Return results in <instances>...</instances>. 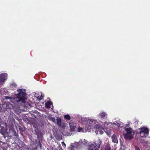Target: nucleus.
Returning a JSON list of instances; mask_svg holds the SVG:
<instances>
[{"mask_svg":"<svg viewBox=\"0 0 150 150\" xmlns=\"http://www.w3.org/2000/svg\"><path fill=\"white\" fill-rule=\"evenodd\" d=\"M90 121L92 122L91 126H94V127L98 128L100 134H103L102 130H104V128H107L114 126L120 132H122L124 131L122 129L124 126L123 123L119 120H115L113 123L108 122L107 121L103 122L100 120H91Z\"/></svg>","mask_w":150,"mask_h":150,"instance_id":"nucleus-1","label":"nucleus"},{"mask_svg":"<svg viewBox=\"0 0 150 150\" xmlns=\"http://www.w3.org/2000/svg\"><path fill=\"white\" fill-rule=\"evenodd\" d=\"M17 96L12 98L9 96H6V99H10V101L14 104H16L24 107L25 108H30L32 106V102L27 99L25 96L26 94L25 90L22 88L17 90Z\"/></svg>","mask_w":150,"mask_h":150,"instance_id":"nucleus-2","label":"nucleus"},{"mask_svg":"<svg viewBox=\"0 0 150 150\" xmlns=\"http://www.w3.org/2000/svg\"><path fill=\"white\" fill-rule=\"evenodd\" d=\"M82 123L84 126L82 128L80 126H79L78 128L77 131L79 132H84L89 131L91 128H94L97 130L95 131L96 134H100L99 129L98 128L94 127V126H91L92 122H90L91 120H96V119H90L89 118L83 117L81 118Z\"/></svg>","mask_w":150,"mask_h":150,"instance_id":"nucleus-3","label":"nucleus"},{"mask_svg":"<svg viewBox=\"0 0 150 150\" xmlns=\"http://www.w3.org/2000/svg\"><path fill=\"white\" fill-rule=\"evenodd\" d=\"M124 131L122 132L125 139L127 140H131L135 134V132L130 127L123 129Z\"/></svg>","mask_w":150,"mask_h":150,"instance_id":"nucleus-4","label":"nucleus"},{"mask_svg":"<svg viewBox=\"0 0 150 150\" xmlns=\"http://www.w3.org/2000/svg\"><path fill=\"white\" fill-rule=\"evenodd\" d=\"M87 141L84 139L80 140L79 142H75L74 144L71 143L69 147L68 150H73L74 148H77L79 147V145H86L87 144Z\"/></svg>","mask_w":150,"mask_h":150,"instance_id":"nucleus-5","label":"nucleus"},{"mask_svg":"<svg viewBox=\"0 0 150 150\" xmlns=\"http://www.w3.org/2000/svg\"><path fill=\"white\" fill-rule=\"evenodd\" d=\"M7 125L6 123L3 122L0 123V127H1V133L4 138L8 136V132L7 131Z\"/></svg>","mask_w":150,"mask_h":150,"instance_id":"nucleus-6","label":"nucleus"},{"mask_svg":"<svg viewBox=\"0 0 150 150\" xmlns=\"http://www.w3.org/2000/svg\"><path fill=\"white\" fill-rule=\"evenodd\" d=\"M140 131L139 134L140 136L142 137H146L149 134V129L145 127H142L139 129Z\"/></svg>","mask_w":150,"mask_h":150,"instance_id":"nucleus-7","label":"nucleus"},{"mask_svg":"<svg viewBox=\"0 0 150 150\" xmlns=\"http://www.w3.org/2000/svg\"><path fill=\"white\" fill-rule=\"evenodd\" d=\"M8 75L5 73L0 74V87L4 84V82L7 79Z\"/></svg>","mask_w":150,"mask_h":150,"instance_id":"nucleus-8","label":"nucleus"},{"mask_svg":"<svg viewBox=\"0 0 150 150\" xmlns=\"http://www.w3.org/2000/svg\"><path fill=\"white\" fill-rule=\"evenodd\" d=\"M107 116L108 115L107 113L103 111H101L97 115L99 118L102 120L107 119Z\"/></svg>","mask_w":150,"mask_h":150,"instance_id":"nucleus-9","label":"nucleus"},{"mask_svg":"<svg viewBox=\"0 0 150 150\" xmlns=\"http://www.w3.org/2000/svg\"><path fill=\"white\" fill-rule=\"evenodd\" d=\"M69 124L71 130L72 131L74 130L76 126V123L73 121H71Z\"/></svg>","mask_w":150,"mask_h":150,"instance_id":"nucleus-10","label":"nucleus"},{"mask_svg":"<svg viewBox=\"0 0 150 150\" xmlns=\"http://www.w3.org/2000/svg\"><path fill=\"white\" fill-rule=\"evenodd\" d=\"M94 143L98 148H99L101 143V142L99 138H97L95 140Z\"/></svg>","mask_w":150,"mask_h":150,"instance_id":"nucleus-11","label":"nucleus"},{"mask_svg":"<svg viewBox=\"0 0 150 150\" xmlns=\"http://www.w3.org/2000/svg\"><path fill=\"white\" fill-rule=\"evenodd\" d=\"M37 146L35 145V143L33 144H31L28 148V150H36Z\"/></svg>","mask_w":150,"mask_h":150,"instance_id":"nucleus-12","label":"nucleus"},{"mask_svg":"<svg viewBox=\"0 0 150 150\" xmlns=\"http://www.w3.org/2000/svg\"><path fill=\"white\" fill-rule=\"evenodd\" d=\"M117 135L115 134H113L111 137L112 141L113 142L116 143H118Z\"/></svg>","mask_w":150,"mask_h":150,"instance_id":"nucleus-13","label":"nucleus"},{"mask_svg":"<svg viewBox=\"0 0 150 150\" xmlns=\"http://www.w3.org/2000/svg\"><path fill=\"white\" fill-rule=\"evenodd\" d=\"M6 109H12L13 106L14 105L10 103H7L6 104Z\"/></svg>","mask_w":150,"mask_h":150,"instance_id":"nucleus-14","label":"nucleus"},{"mask_svg":"<svg viewBox=\"0 0 150 150\" xmlns=\"http://www.w3.org/2000/svg\"><path fill=\"white\" fill-rule=\"evenodd\" d=\"M89 150H98V149L96 148L94 144H91L89 145Z\"/></svg>","mask_w":150,"mask_h":150,"instance_id":"nucleus-15","label":"nucleus"},{"mask_svg":"<svg viewBox=\"0 0 150 150\" xmlns=\"http://www.w3.org/2000/svg\"><path fill=\"white\" fill-rule=\"evenodd\" d=\"M10 86L11 89H13L17 87V84L14 83H11L10 84Z\"/></svg>","mask_w":150,"mask_h":150,"instance_id":"nucleus-16","label":"nucleus"},{"mask_svg":"<svg viewBox=\"0 0 150 150\" xmlns=\"http://www.w3.org/2000/svg\"><path fill=\"white\" fill-rule=\"evenodd\" d=\"M45 107L47 108H51V106H52V103L50 102H47L45 103Z\"/></svg>","mask_w":150,"mask_h":150,"instance_id":"nucleus-17","label":"nucleus"},{"mask_svg":"<svg viewBox=\"0 0 150 150\" xmlns=\"http://www.w3.org/2000/svg\"><path fill=\"white\" fill-rule=\"evenodd\" d=\"M57 124L59 126H60L62 125L61 119L60 118H57Z\"/></svg>","mask_w":150,"mask_h":150,"instance_id":"nucleus-18","label":"nucleus"},{"mask_svg":"<svg viewBox=\"0 0 150 150\" xmlns=\"http://www.w3.org/2000/svg\"><path fill=\"white\" fill-rule=\"evenodd\" d=\"M42 141L41 140H39V142L37 144L36 143H35V145L37 146V147H39L40 149L42 147V144L41 143V142Z\"/></svg>","mask_w":150,"mask_h":150,"instance_id":"nucleus-19","label":"nucleus"},{"mask_svg":"<svg viewBox=\"0 0 150 150\" xmlns=\"http://www.w3.org/2000/svg\"><path fill=\"white\" fill-rule=\"evenodd\" d=\"M35 97H36L37 99L39 100H41V97H40V96H39V94L38 95L37 94H35Z\"/></svg>","mask_w":150,"mask_h":150,"instance_id":"nucleus-20","label":"nucleus"},{"mask_svg":"<svg viewBox=\"0 0 150 150\" xmlns=\"http://www.w3.org/2000/svg\"><path fill=\"white\" fill-rule=\"evenodd\" d=\"M64 118L65 119H67L68 120H69L70 119L71 117L69 115H64Z\"/></svg>","mask_w":150,"mask_h":150,"instance_id":"nucleus-21","label":"nucleus"},{"mask_svg":"<svg viewBox=\"0 0 150 150\" xmlns=\"http://www.w3.org/2000/svg\"><path fill=\"white\" fill-rule=\"evenodd\" d=\"M129 126H130L129 124H126V125L125 127H123V128H122V129H123H123H125V128H129Z\"/></svg>","mask_w":150,"mask_h":150,"instance_id":"nucleus-22","label":"nucleus"},{"mask_svg":"<svg viewBox=\"0 0 150 150\" xmlns=\"http://www.w3.org/2000/svg\"><path fill=\"white\" fill-rule=\"evenodd\" d=\"M50 120L53 122H54L55 121V118L54 117H52L50 118Z\"/></svg>","mask_w":150,"mask_h":150,"instance_id":"nucleus-23","label":"nucleus"},{"mask_svg":"<svg viewBox=\"0 0 150 150\" xmlns=\"http://www.w3.org/2000/svg\"><path fill=\"white\" fill-rule=\"evenodd\" d=\"M62 146H63L64 147V148L66 147V144L64 143V142H62Z\"/></svg>","mask_w":150,"mask_h":150,"instance_id":"nucleus-24","label":"nucleus"},{"mask_svg":"<svg viewBox=\"0 0 150 150\" xmlns=\"http://www.w3.org/2000/svg\"><path fill=\"white\" fill-rule=\"evenodd\" d=\"M39 96H40V97H41V100L43 98L44 95H42L41 93H39Z\"/></svg>","mask_w":150,"mask_h":150,"instance_id":"nucleus-25","label":"nucleus"},{"mask_svg":"<svg viewBox=\"0 0 150 150\" xmlns=\"http://www.w3.org/2000/svg\"><path fill=\"white\" fill-rule=\"evenodd\" d=\"M135 149L136 150H140L139 148L137 147H135Z\"/></svg>","mask_w":150,"mask_h":150,"instance_id":"nucleus-26","label":"nucleus"},{"mask_svg":"<svg viewBox=\"0 0 150 150\" xmlns=\"http://www.w3.org/2000/svg\"><path fill=\"white\" fill-rule=\"evenodd\" d=\"M14 135L15 136L17 137L18 135V134H17L16 132H15Z\"/></svg>","mask_w":150,"mask_h":150,"instance_id":"nucleus-27","label":"nucleus"},{"mask_svg":"<svg viewBox=\"0 0 150 150\" xmlns=\"http://www.w3.org/2000/svg\"><path fill=\"white\" fill-rule=\"evenodd\" d=\"M144 146H145L146 147H147V148H148V145H146V144H144Z\"/></svg>","mask_w":150,"mask_h":150,"instance_id":"nucleus-28","label":"nucleus"},{"mask_svg":"<svg viewBox=\"0 0 150 150\" xmlns=\"http://www.w3.org/2000/svg\"><path fill=\"white\" fill-rule=\"evenodd\" d=\"M12 131H14V129L13 128H12Z\"/></svg>","mask_w":150,"mask_h":150,"instance_id":"nucleus-29","label":"nucleus"},{"mask_svg":"<svg viewBox=\"0 0 150 150\" xmlns=\"http://www.w3.org/2000/svg\"><path fill=\"white\" fill-rule=\"evenodd\" d=\"M13 120H14V121L15 120L14 119H13Z\"/></svg>","mask_w":150,"mask_h":150,"instance_id":"nucleus-30","label":"nucleus"}]
</instances>
